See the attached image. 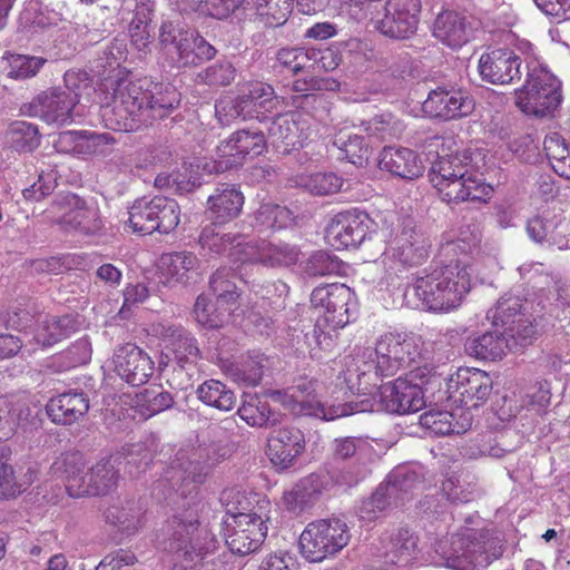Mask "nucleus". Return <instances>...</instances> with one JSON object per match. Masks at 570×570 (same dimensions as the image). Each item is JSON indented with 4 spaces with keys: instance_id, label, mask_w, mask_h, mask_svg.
Wrapping results in <instances>:
<instances>
[{
    "instance_id": "nucleus-1",
    "label": "nucleus",
    "mask_w": 570,
    "mask_h": 570,
    "mask_svg": "<svg viewBox=\"0 0 570 570\" xmlns=\"http://www.w3.org/2000/svg\"><path fill=\"white\" fill-rule=\"evenodd\" d=\"M420 355L413 336L401 333H385L380 336L373 350L366 348L346 362L344 381L351 393L372 395L382 377L395 375Z\"/></svg>"
},
{
    "instance_id": "nucleus-2",
    "label": "nucleus",
    "mask_w": 570,
    "mask_h": 570,
    "mask_svg": "<svg viewBox=\"0 0 570 570\" xmlns=\"http://www.w3.org/2000/svg\"><path fill=\"white\" fill-rule=\"evenodd\" d=\"M272 502L262 493L230 491L226 502L225 540L229 550L247 556L259 549L267 537Z\"/></svg>"
},
{
    "instance_id": "nucleus-3",
    "label": "nucleus",
    "mask_w": 570,
    "mask_h": 570,
    "mask_svg": "<svg viewBox=\"0 0 570 570\" xmlns=\"http://www.w3.org/2000/svg\"><path fill=\"white\" fill-rule=\"evenodd\" d=\"M145 78L132 80L125 68L112 69L97 86L105 126L114 131H135L145 125Z\"/></svg>"
},
{
    "instance_id": "nucleus-4",
    "label": "nucleus",
    "mask_w": 570,
    "mask_h": 570,
    "mask_svg": "<svg viewBox=\"0 0 570 570\" xmlns=\"http://www.w3.org/2000/svg\"><path fill=\"white\" fill-rule=\"evenodd\" d=\"M468 267L455 262L419 277L414 285L416 296L431 311L448 312L458 307L471 288Z\"/></svg>"
},
{
    "instance_id": "nucleus-5",
    "label": "nucleus",
    "mask_w": 570,
    "mask_h": 570,
    "mask_svg": "<svg viewBox=\"0 0 570 570\" xmlns=\"http://www.w3.org/2000/svg\"><path fill=\"white\" fill-rule=\"evenodd\" d=\"M279 104L274 87L261 80H246L237 85L235 98L220 97L215 104V115L220 124L233 120H264L276 111Z\"/></svg>"
},
{
    "instance_id": "nucleus-6",
    "label": "nucleus",
    "mask_w": 570,
    "mask_h": 570,
    "mask_svg": "<svg viewBox=\"0 0 570 570\" xmlns=\"http://www.w3.org/2000/svg\"><path fill=\"white\" fill-rule=\"evenodd\" d=\"M352 295L351 288L340 283L326 284L313 289L311 304L322 313L314 326V336L321 348L330 347L336 331L350 322L348 303Z\"/></svg>"
},
{
    "instance_id": "nucleus-7",
    "label": "nucleus",
    "mask_w": 570,
    "mask_h": 570,
    "mask_svg": "<svg viewBox=\"0 0 570 570\" xmlns=\"http://www.w3.org/2000/svg\"><path fill=\"white\" fill-rule=\"evenodd\" d=\"M200 501L184 502L167 523L168 549L181 561L191 563L202 556Z\"/></svg>"
},
{
    "instance_id": "nucleus-8",
    "label": "nucleus",
    "mask_w": 570,
    "mask_h": 570,
    "mask_svg": "<svg viewBox=\"0 0 570 570\" xmlns=\"http://www.w3.org/2000/svg\"><path fill=\"white\" fill-rule=\"evenodd\" d=\"M347 524L337 518L309 522L299 535V551L311 562H321L343 550L350 542Z\"/></svg>"
},
{
    "instance_id": "nucleus-9",
    "label": "nucleus",
    "mask_w": 570,
    "mask_h": 570,
    "mask_svg": "<svg viewBox=\"0 0 570 570\" xmlns=\"http://www.w3.org/2000/svg\"><path fill=\"white\" fill-rule=\"evenodd\" d=\"M561 101L559 80L542 67L531 69L525 83L515 91V104L527 115L550 116L559 108Z\"/></svg>"
},
{
    "instance_id": "nucleus-10",
    "label": "nucleus",
    "mask_w": 570,
    "mask_h": 570,
    "mask_svg": "<svg viewBox=\"0 0 570 570\" xmlns=\"http://www.w3.org/2000/svg\"><path fill=\"white\" fill-rule=\"evenodd\" d=\"M128 215V225L135 234H169L178 227L181 210L175 199L156 196L150 200H135Z\"/></svg>"
},
{
    "instance_id": "nucleus-11",
    "label": "nucleus",
    "mask_w": 570,
    "mask_h": 570,
    "mask_svg": "<svg viewBox=\"0 0 570 570\" xmlns=\"http://www.w3.org/2000/svg\"><path fill=\"white\" fill-rule=\"evenodd\" d=\"M318 381L301 377L293 386L285 391H277L273 395L292 413L311 415L333 421L353 414L348 403L325 404L317 399Z\"/></svg>"
},
{
    "instance_id": "nucleus-12",
    "label": "nucleus",
    "mask_w": 570,
    "mask_h": 570,
    "mask_svg": "<svg viewBox=\"0 0 570 570\" xmlns=\"http://www.w3.org/2000/svg\"><path fill=\"white\" fill-rule=\"evenodd\" d=\"M266 150V140L262 131L237 130L220 140L215 148L214 160L202 165L207 174L224 173L238 168L246 160L262 155Z\"/></svg>"
},
{
    "instance_id": "nucleus-13",
    "label": "nucleus",
    "mask_w": 570,
    "mask_h": 570,
    "mask_svg": "<svg viewBox=\"0 0 570 570\" xmlns=\"http://www.w3.org/2000/svg\"><path fill=\"white\" fill-rule=\"evenodd\" d=\"M48 213L51 220L66 232L94 235L102 228L98 205L72 193L58 195Z\"/></svg>"
},
{
    "instance_id": "nucleus-14",
    "label": "nucleus",
    "mask_w": 570,
    "mask_h": 570,
    "mask_svg": "<svg viewBox=\"0 0 570 570\" xmlns=\"http://www.w3.org/2000/svg\"><path fill=\"white\" fill-rule=\"evenodd\" d=\"M376 389L379 409L386 413H415L425 405L422 387L407 377H397L392 382L379 384Z\"/></svg>"
},
{
    "instance_id": "nucleus-15",
    "label": "nucleus",
    "mask_w": 570,
    "mask_h": 570,
    "mask_svg": "<svg viewBox=\"0 0 570 570\" xmlns=\"http://www.w3.org/2000/svg\"><path fill=\"white\" fill-rule=\"evenodd\" d=\"M154 332L161 342L163 354L168 362L185 368L196 364L200 357L197 340L181 325L158 323L154 325Z\"/></svg>"
},
{
    "instance_id": "nucleus-16",
    "label": "nucleus",
    "mask_w": 570,
    "mask_h": 570,
    "mask_svg": "<svg viewBox=\"0 0 570 570\" xmlns=\"http://www.w3.org/2000/svg\"><path fill=\"white\" fill-rule=\"evenodd\" d=\"M370 216L356 208L337 213L326 227L325 238L335 249L356 248L365 239Z\"/></svg>"
},
{
    "instance_id": "nucleus-17",
    "label": "nucleus",
    "mask_w": 570,
    "mask_h": 570,
    "mask_svg": "<svg viewBox=\"0 0 570 570\" xmlns=\"http://www.w3.org/2000/svg\"><path fill=\"white\" fill-rule=\"evenodd\" d=\"M492 381L485 371L460 367L449 382L450 397L462 407L475 409L489 396Z\"/></svg>"
},
{
    "instance_id": "nucleus-18",
    "label": "nucleus",
    "mask_w": 570,
    "mask_h": 570,
    "mask_svg": "<svg viewBox=\"0 0 570 570\" xmlns=\"http://www.w3.org/2000/svg\"><path fill=\"white\" fill-rule=\"evenodd\" d=\"M78 101V96L73 91L52 87L32 99L29 114L48 124L66 125L73 120V109Z\"/></svg>"
},
{
    "instance_id": "nucleus-19",
    "label": "nucleus",
    "mask_w": 570,
    "mask_h": 570,
    "mask_svg": "<svg viewBox=\"0 0 570 570\" xmlns=\"http://www.w3.org/2000/svg\"><path fill=\"white\" fill-rule=\"evenodd\" d=\"M421 8V0H387L375 28L390 38H409L417 29Z\"/></svg>"
},
{
    "instance_id": "nucleus-20",
    "label": "nucleus",
    "mask_w": 570,
    "mask_h": 570,
    "mask_svg": "<svg viewBox=\"0 0 570 570\" xmlns=\"http://www.w3.org/2000/svg\"><path fill=\"white\" fill-rule=\"evenodd\" d=\"M474 107V100L466 91L445 87L431 90L422 104V110L426 116L443 120L466 117L472 114Z\"/></svg>"
},
{
    "instance_id": "nucleus-21",
    "label": "nucleus",
    "mask_w": 570,
    "mask_h": 570,
    "mask_svg": "<svg viewBox=\"0 0 570 570\" xmlns=\"http://www.w3.org/2000/svg\"><path fill=\"white\" fill-rule=\"evenodd\" d=\"M305 446V436L299 429L282 426L268 435L266 455L276 471H286L296 464Z\"/></svg>"
},
{
    "instance_id": "nucleus-22",
    "label": "nucleus",
    "mask_w": 570,
    "mask_h": 570,
    "mask_svg": "<svg viewBox=\"0 0 570 570\" xmlns=\"http://www.w3.org/2000/svg\"><path fill=\"white\" fill-rule=\"evenodd\" d=\"M112 364L116 374L132 386L146 384L155 371V363L148 353L132 343L115 350Z\"/></svg>"
},
{
    "instance_id": "nucleus-23",
    "label": "nucleus",
    "mask_w": 570,
    "mask_h": 570,
    "mask_svg": "<svg viewBox=\"0 0 570 570\" xmlns=\"http://www.w3.org/2000/svg\"><path fill=\"white\" fill-rule=\"evenodd\" d=\"M520 67L519 56L508 49L482 53L478 65L481 78L493 85H508L520 80Z\"/></svg>"
},
{
    "instance_id": "nucleus-24",
    "label": "nucleus",
    "mask_w": 570,
    "mask_h": 570,
    "mask_svg": "<svg viewBox=\"0 0 570 570\" xmlns=\"http://www.w3.org/2000/svg\"><path fill=\"white\" fill-rule=\"evenodd\" d=\"M245 196L236 184L220 183L208 196L206 214L215 224H229L243 212Z\"/></svg>"
},
{
    "instance_id": "nucleus-25",
    "label": "nucleus",
    "mask_w": 570,
    "mask_h": 570,
    "mask_svg": "<svg viewBox=\"0 0 570 570\" xmlns=\"http://www.w3.org/2000/svg\"><path fill=\"white\" fill-rule=\"evenodd\" d=\"M242 253L237 255L242 264L259 263L271 267L295 265L299 255L298 249L294 246L266 240L247 243Z\"/></svg>"
},
{
    "instance_id": "nucleus-26",
    "label": "nucleus",
    "mask_w": 570,
    "mask_h": 570,
    "mask_svg": "<svg viewBox=\"0 0 570 570\" xmlns=\"http://www.w3.org/2000/svg\"><path fill=\"white\" fill-rule=\"evenodd\" d=\"M266 357L263 353L252 351L237 357H219L220 371L233 382L243 386H257L263 380Z\"/></svg>"
},
{
    "instance_id": "nucleus-27",
    "label": "nucleus",
    "mask_w": 570,
    "mask_h": 570,
    "mask_svg": "<svg viewBox=\"0 0 570 570\" xmlns=\"http://www.w3.org/2000/svg\"><path fill=\"white\" fill-rule=\"evenodd\" d=\"M432 35L444 46L460 49L473 37L469 17L455 10L441 11L433 23Z\"/></svg>"
},
{
    "instance_id": "nucleus-28",
    "label": "nucleus",
    "mask_w": 570,
    "mask_h": 570,
    "mask_svg": "<svg viewBox=\"0 0 570 570\" xmlns=\"http://www.w3.org/2000/svg\"><path fill=\"white\" fill-rule=\"evenodd\" d=\"M493 188L487 184L484 178L469 169L461 178L448 184L438 191L441 199L448 204L463 202L485 203L492 195Z\"/></svg>"
},
{
    "instance_id": "nucleus-29",
    "label": "nucleus",
    "mask_w": 570,
    "mask_h": 570,
    "mask_svg": "<svg viewBox=\"0 0 570 570\" xmlns=\"http://www.w3.org/2000/svg\"><path fill=\"white\" fill-rule=\"evenodd\" d=\"M89 411V399L83 392L69 391L49 399L46 413L58 425L78 423Z\"/></svg>"
},
{
    "instance_id": "nucleus-30",
    "label": "nucleus",
    "mask_w": 570,
    "mask_h": 570,
    "mask_svg": "<svg viewBox=\"0 0 570 570\" xmlns=\"http://www.w3.org/2000/svg\"><path fill=\"white\" fill-rule=\"evenodd\" d=\"M145 125L167 117L180 104V92L171 83L155 82L145 78Z\"/></svg>"
},
{
    "instance_id": "nucleus-31",
    "label": "nucleus",
    "mask_w": 570,
    "mask_h": 570,
    "mask_svg": "<svg viewBox=\"0 0 570 570\" xmlns=\"http://www.w3.org/2000/svg\"><path fill=\"white\" fill-rule=\"evenodd\" d=\"M225 225L226 224H215L210 222L209 225L202 229L199 244L205 250L217 255L228 254L233 261L240 263L237 255L243 254V248L247 243L244 242L242 234L225 232Z\"/></svg>"
},
{
    "instance_id": "nucleus-32",
    "label": "nucleus",
    "mask_w": 570,
    "mask_h": 570,
    "mask_svg": "<svg viewBox=\"0 0 570 570\" xmlns=\"http://www.w3.org/2000/svg\"><path fill=\"white\" fill-rule=\"evenodd\" d=\"M380 167L403 179H415L424 173L417 153L405 147H384L380 155Z\"/></svg>"
},
{
    "instance_id": "nucleus-33",
    "label": "nucleus",
    "mask_w": 570,
    "mask_h": 570,
    "mask_svg": "<svg viewBox=\"0 0 570 570\" xmlns=\"http://www.w3.org/2000/svg\"><path fill=\"white\" fill-rule=\"evenodd\" d=\"M269 135L286 148L297 149L309 139L312 128L309 119H301L299 114L278 115L272 122Z\"/></svg>"
},
{
    "instance_id": "nucleus-34",
    "label": "nucleus",
    "mask_w": 570,
    "mask_h": 570,
    "mask_svg": "<svg viewBox=\"0 0 570 570\" xmlns=\"http://www.w3.org/2000/svg\"><path fill=\"white\" fill-rule=\"evenodd\" d=\"M438 552L448 562L466 561L473 563L478 560V556H482L485 549L470 529L463 532L454 533L449 540L441 541L438 546Z\"/></svg>"
},
{
    "instance_id": "nucleus-35",
    "label": "nucleus",
    "mask_w": 570,
    "mask_h": 570,
    "mask_svg": "<svg viewBox=\"0 0 570 570\" xmlns=\"http://www.w3.org/2000/svg\"><path fill=\"white\" fill-rule=\"evenodd\" d=\"M61 471L66 491L72 498L88 495L89 469L86 470V460L78 451L68 452L62 455L61 461L56 463Z\"/></svg>"
},
{
    "instance_id": "nucleus-36",
    "label": "nucleus",
    "mask_w": 570,
    "mask_h": 570,
    "mask_svg": "<svg viewBox=\"0 0 570 570\" xmlns=\"http://www.w3.org/2000/svg\"><path fill=\"white\" fill-rule=\"evenodd\" d=\"M79 322L73 315L46 316L35 328L33 338L41 346H52L76 333Z\"/></svg>"
},
{
    "instance_id": "nucleus-37",
    "label": "nucleus",
    "mask_w": 570,
    "mask_h": 570,
    "mask_svg": "<svg viewBox=\"0 0 570 570\" xmlns=\"http://www.w3.org/2000/svg\"><path fill=\"white\" fill-rule=\"evenodd\" d=\"M237 413L253 428H269L281 423V414L273 411L267 400L258 394H245Z\"/></svg>"
},
{
    "instance_id": "nucleus-38",
    "label": "nucleus",
    "mask_w": 570,
    "mask_h": 570,
    "mask_svg": "<svg viewBox=\"0 0 570 570\" xmlns=\"http://www.w3.org/2000/svg\"><path fill=\"white\" fill-rule=\"evenodd\" d=\"M465 352L483 361H499L509 350V342L504 334L487 332L475 337H469L464 344Z\"/></svg>"
},
{
    "instance_id": "nucleus-39",
    "label": "nucleus",
    "mask_w": 570,
    "mask_h": 570,
    "mask_svg": "<svg viewBox=\"0 0 570 570\" xmlns=\"http://www.w3.org/2000/svg\"><path fill=\"white\" fill-rule=\"evenodd\" d=\"M199 259L190 252L164 254L159 261V271L167 282L186 283L197 271Z\"/></svg>"
},
{
    "instance_id": "nucleus-40",
    "label": "nucleus",
    "mask_w": 570,
    "mask_h": 570,
    "mask_svg": "<svg viewBox=\"0 0 570 570\" xmlns=\"http://www.w3.org/2000/svg\"><path fill=\"white\" fill-rule=\"evenodd\" d=\"M394 220H397V229L393 227L389 232L387 243L391 245L395 255L405 265H417L421 263L423 257L422 249L415 246L414 229L412 227L404 226L400 230V218L396 215L391 216V225H394Z\"/></svg>"
},
{
    "instance_id": "nucleus-41",
    "label": "nucleus",
    "mask_w": 570,
    "mask_h": 570,
    "mask_svg": "<svg viewBox=\"0 0 570 570\" xmlns=\"http://www.w3.org/2000/svg\"><path fill=\"white\" fill-rule=\"evenodd\" d=\"M155 2L153 0H140L137 2L132 20L129 24L131 43L138 50H145L150 43V23L154 17Z\"/></svg>"
},
{
    "instance_id": "nucleus-42",
    "label": "nucleus",
    "mask_w": 570,
    "mask_h": 570,
    "mask_svg": "<svg viewBox=\"0 0 570 570\" xmlns=\"http://www.w3.org/2000/svg\"><path fill=\"white\" fill-rule=\"evenodd\" d=\"M469 169V164L459 156H445L439 157L432 164L429 176L433 187L439 191L456 178H461Z\"/></svg>"
},
{
    "instance_id": "nucleus-43",
    "label": "nucleus",
    "mask_w": 570,
    "mask_h": 570,
    "mask_svg": "<svg viewBox=\"0 0 570 570\" xmlns=\"http://www.w3.org/2000/svg\"><path fill=\"white\" fill-rule=\"evenodd\" d=\"M196 393L200 402L220 411H230L236 404L235 393L218 380L205 381Z\"/></svg>"
},
{
    "instance_id": "nucleus-44",
    "label": "nucleus",
    "mask_w": 570,
    "mask_h": 570,
    "mask_svg": "<svg viewBox=\"0 0 570 570\" xmlns=\"http://www.w3.org/2000/svg\"><path fill=\"white\" fill-rule=\"evenodd\" d=\"M235 274L230 268L222 267L212 275L209 286L216 295L217 304L234 308L240 297L235 282Z\"/></svg>"
},
{
    "instance_id": "nucleus-45",
    "label": "nucleus",
    "mask_w": 570,
    "mask_h": 570,
    "mask_svg": "<svg viewBox=\"0 0 570 570\" xmlns=\"http://www.w3.org/2000/svg\"><path fill=\"white\" fill-rule=\"evenodd\" d=\"M233 308L213 304L206 296L199 295L195 302L194 315L198 324L207 328H220L227 322Z\"/></svg>"
},
{
    "instance_id": "nucleus-46",
    "label": "nucleus",
    "mask_w": 570,
    "mask_h": 570,
    "mask_svg": "<svg viewBox=\"0 0 570 570\" xmlns=\"http://www.w3.org/2000/svg\"><path fill=\"white\" fill-rule=\"evenodd\" d=\"M135 405L145 417L154 416L174 405L173 395L161 387H148L135 397Z\"/></svg>"
},
{
    "instance_id": "nucleus-47",
    "label": "nucleus",
    "mask_w": 570,
    "mask_h": 570,
    "mask_svg": "<svg viewBox=\"0 0 570 570\" xmlns=\"http://www.w3.org/2000/svg\"><path fill=\"white\" fill-rule=\"evenodd\" d=\"M106 521L120 529L124 533H132L142 527V513L135 503L111 505L105 511Z\"/></svg>"
},
{
    "instance_id": "nucleus-48",
    "label": "nucleus",
    "mask_w": 570,
    "mask_h": 570,
    "mask_svg": "<svg viewBox=\"0 0 570 570\" xmlns=\"http://www.w3.org/2000/svg\"><path fill=\"white\" fill-rule=\"evenodd\" d=\"M119 480V472L109 460H101L89 469L88 495H100L114 489Z\"/></svg>"
},
{
    "instance_id": "nucleus-49",
    "label": "nucleus",
    "mask_w": 570,
    "mask_h": 570,
    "mask_svg": "<svg viewBox=\"0 0 570 570\" xmlns=\"http://www.w3.org/2000/svg\"><path fill=\"white\" fill-rule=\"evenodd\" d=\"M8 73L11 79L23 80L35 77L46 63V59L37 56L6 52Z\"/></svg>"
},
{
    "instance_id": "nucleus-50",
    "label": "nucleus",
    "mask_w": 570,
    "mask_h": 570,
    "mask_svg": "<svg viewBox=\"0 0 570 570\" xmlns=\"http://www.w3.org/2000/svg\"><path fill=\"white\" fill-rule=\"evenodd\" d=\"M8 137L12 147L22 153H31L40 145L38 127L22 120L13 121L10 125Z\"/></svg>"
},
{
    "instance_id": "nucleus-51",
    "label": "nucleus",
    "mask_w": 570,
    "mask_h": 570,
    "mask_svg": "<svg viewBox=\"0 0 570 570\" xmlns=\"http://www.w3.org/2000/svg\"><path fill=\"white\" fill-rule=\"evenodd\" d=\"M11 450L9 446H0V499H14L21 494L26 488L17 481L14 470L9 463Z\"/></svg>"
},
{
    "instance_id": "nucleus-52",
    "label": "nucleus",
    "mask_w": 570,
    "mask_h": 570,
    "mask_svg": "<svg viewBox=\"0 0 570 570\" xmlns=\"http://www.w3.org/2000/svg\"><path fill=\"white\" fill-rule=\"evenodd\" d=\"M417 541L419 538L409 529H399L391 538V561L396 564L409 563L417 551Z\"/></svg>"
},
{
    "instance_id": "nucleus-53",
    "label": "nucleus",
    "mask_w": 570,
    "mask_h": 570,
    "mask_svg": "<svg viewBox=\"0 0 570 570\" xmlns=\"http://www.w3.org/2000/svg\"><path fill=\"white\" fill-rule=\"evenodd\" d=\"M292 219V213L276 204H262L255 213V224L261 230L285 228Z\"/></svg>"
},
{
    "instance_id": "nucleus-54",
    "label": "nucleus",
    "mask_w": 570,
    "mask_h": 570,
    "mask_svg": "<svg viewBox=\"0 0 570 570\" xmlns=\"http://www.w3.org/2000/svg\"><path fill=\"white\" fill-rule=\"evenodd\" d=\"M235 77L236 69L230 62L218 61L199 71L196 82L210 87H226L234 81Z\"/></svg>"
},
{
    "instance_id": "nucleus-55",
    "label": "nucleus",
    "mask_w": 570,
    "mask_h": 570,
    "mask_svg": "<svg viewBox=\"0 0 570 570\" xmlns=\"http://www.w3.org/2000/svg\"><path fill=\"white\" fill-rule=\"evenodd\" d=\"M301 185L313 195L327 196L341 190L343 178L334 173H315L302 177Z\"/></svg>"
},
{
    "instance_id": "nucleus-56",
    "label": "nucleus",
    "mask_w": 570,
    "mask_h": 570,
    "mask_svg": "<svg viewBox=\"0 0 570 570\" xmlns=\"http://www.w3.org/2000/svg\"><path fill=\"white\" fill-rule=\"evenodd\" d=\"M334 144L344 153L350 163L362 166L368 159L370 149L364 138L358 135L340 132Z\"/></svg>"
},
{
    "instance_id": "nucleus-57",
    "label": "nucleus",
    "mask_w": 570,
    "mask_h": 570,
    "mask_svg": "<svg viewBox=\"0 0 570 570\" xmlns=\"http://www.w3.org/2000/svg\"><path fill=\"white\" fill-rule=\"evenodd\" d=\"M403 130V124L391 114L376 115L366 125L367 134L381 140L397 138Z\"/></svg>"
},
{
    "instance_id": "nucleus-58",
    "label": "nucleus",
    "mask_w": 570,
    "mask_h": 570,
    "mask_svg": "<svg viewBox=\"0 0 570 570\" xmlns=\"http://www.w3.org/2000/svg\"><path fill=\"white\" fill-rule=\"evenodd\" d=\"M116 144V139L109 132L98 134L83 130L78 142V157L104 155L106 147Z\"/></svg>"
},
{
    "instance_id": "nucleus-59",
    "label": "nucleus",
    "mask_w": 570,
    "mask_h": 570,
    "mask_svg": "<svg viewBox=\"0 0 570 570\" xmlns=\"http://www.w3.org/2000/svg\"><path fill=\"white\" fill-rule=\"evenodd\" d=\"M325 97L322 94H299L291 97L289 105L293 110L289 114H299L301 119H309L312 125L316 111L325 107Z\"/></svg>"
},
{
    "instance_id": "nucleus-60",
    "label": "nucleus",
    "mask_w": 570,
    "mask_h": 570,
    "mask_svg": "<svg viewBox=\"0 0 570 570\" xmlns=\"http://www.w3.org/2000/svg\"><path fill=\"white\" fill-rule=\"evenodd\" d=\"M276 61L282 68L287 69L293 75L304 70L309 60V49L301 47L281 48L276 55Z\"/></svg>"
},
{
    "instance_id": "nucleus-61",
    "label": "nucleus",
    "mask_w": 570,
    "mask_h": 570,
    "mask_svg": "<svg viewBox=\"0 0 570 570\" xmlns=\"http://www.w3.org/2000/svg\"><path fill=\"white\" fill-rule=\"evenodd\" d=\"M343 42H335L324 49L309 48V60L320 69L333 71L343 61Z\"/></svg>"
},
{
    "instance_id": "nucleus-62",
    "label": "nucleus",
    "mask_w": 570,
    "mask_h": 570,
    "mask_svg": "<svg viewBox=\"0 0 570 570\" xmlns=\"http://www.w3.org/2000/svg\"><path fill=\"white\" fill-rule=\"evenodd\" d=\"M293 0H256V9L269 24L281 26L287 20Z\"/></svg>"
},
{
    "instance_id": "nucleus-63",
    "label": "nucleus",
    "mask_w": 570,
    "mask_h": 570,
    "mask_svg": "<svg viewBox=\"0 0 570 570\" xmlns=\"http://www.w3.org/2000/svg\"><path fill=\"white\" fill-rule=\"evenodd\" d=\"M519 297H507L498 301L493 311L495 325L507 327L509 324H515V320L523 314Z\"/></svg>"
},
{
    "instance_id": "nucleus-64",
    "label": "nucleus",
    "mask_w": 570,
    "mask_h": 570,
    "mask_svg": "<svg viewBox=\"0 0 570 570\" xmlns=\"http://www.w3.org/2000/svg\"><path fill=\"white\" fill-rule=\"evenodd\" d=\"M257 570H298V562L291 552L278 550L266 554Z\"/></svg>"
}]
</instances>
